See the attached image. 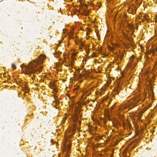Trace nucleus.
<instances>
[{
    "label": "nucleus",
    "instance_id": "nucleus-1",
    "mask_svg": "<svg viewBox=\"0 0 157 157\" xmlns=\"http://www.w3.org/2000/svg\"><path fill=\"white\" fill-rule=\"evenodd\" d=\"M45 57V55H41L40 56V59H36L35 60H33V63L32 62L29 63L28 66L26 67V73L28 75H29L31 73L33 74L36 73V72H39L42 69V67L41 66L38 67L37 65L43 63L41 60H43Z\"/></svg>",
    "mask_w": 157,
    "mask_h": 157
},
{
    "label": "nucleus",
    "instance_id": "nucleus-2",
    "mask_svg": "<svg viewBox=\"0 0 157 157\" xmlns=\"http://www.w3.org/2000/svg\"><path fill=\"white\" fill-rule=\"evenodd\" d=\"M79 110L78 109L77 110L76 114L75 115H74V116H73V121L75 122L76 121H78V119L79 117L78 115L79 114Z\"/></svg>",
    "mask_w": 157,
    "mask_h": 157
},
{
    "label": "nucleus",
    "instance_id": "nucleus-3",
    "mask_svg": "<svg viewBox=\"0 0 157 157\" xmlns=\"http://www.w3.org/2000/svg\"><path fill=\"white\" fill-rule=\"evenodd\" d=\"M28 87L25 84L24 87L23 88V90H25L26 92L28 93L29 92V89Z\"/></svg>",
    "mask_w": 157,
    "mask_h": 157
},
{
    "label": "nucleus",
    "instance_id": "nucleus-4",
    "mask_svg": "<svg viewBox=\"0 0 157 157\" xmlns=\"http://www.w3.org/2000/svg\"><path fill=\"white\" fill-rule=\"evenodd\" d=\"M89 11L88 10H86L85 9H84V14L85 15H87L88 14Z\"/></svg>",
    "mask_w": 157,
    "mask_h": 157
},
{
    "label": "nucleus",
    "instance_id": "nucleus-5",
    "mask_svg": "<svg viewBox=\"0 0 157 157\" xmlns=\"http://www.w3.org/2000/svg\"><path fill=\"white\" fill-rule=\"evenodd\" d=\"M123 54H121L119 56L120 59H121L122 58H123Z\"/></svg>",
    "mask_w": 157,
    "mask_h": 157
},
{
    "label": "nucleus",
    "instance_id": "nucleus-6",
    "mask_svg": "<svg viewBox=\"0 0 157 157\" xmlns=\"http://www.w3.org/2000/svg\"><path fill=\"white\" fill-rule=\"evenodd\" d=\"M12 67L14 69H15L16 68V67L14 64H12Z\"/></svg>",
    "mask_w": 157,
    "mask_h": 157
},
{
    "label": "nucleus",
    "instance_id": "nucleus-7",
    "mask_svg": "<svg viewBox=\"0 0 157 157\" xmlns=\"http://www.w3.org/2000/svg\"><path fill=\"white\" fill-rule=\"evenodd\" d=\"M114 92H115V94H118V93L119 91L117 90H116Z\"/></svg>",
    "mask_w": 157,
    "mask_h": 157
},
{
    "label": "nucleus",
    "instance_id": "nucleus-8",
    "mask_svg": "<svg viewBox=\"0 0 157 157\" xmlns=\"http://www.w3.org/2000/svg\"><path fill=\"white\" fill-rule=\"evenodd\" d=\"M67 153H68L69 151V146H67Z\"/></svg>",
    "mask_w": 157,
    "mask_h": 157
},
{
    "label": "nucleus",
    "instance_id": "nucleus-9",
    "mask_svg": "<svg viewBox=\"0 0 157 157\" xmlns=\"http://www.w3.org/2000/svg\"><path fill=\"white\" fill-rule=\"evenodd\" d=\"M131 44L132 45H133V39H132L130 41Z\"/></svg>",
    "mask_w": 157,
    "mask_h": 157
},
{
    "label": "nucleus",
    "instance_id": "nucleus-10",
    "mask_svg": "<svg viewBox=\"0 0 157 157\" xmlns=\"http://www.w3.org/2000/svg\"><path fill=\"white\" fill-rule=\"evenodd\" d=\"M73 33H73V32H72V31H71V33L69 34V36H71V35H73Z\"/></svg>",
    "mask_w": 157,
    "mask_h": 157
},
{
    "label": "nucleus",
    "instance_id": "nucleus-11",
    "mask_svg": "<svg viewBox=\"0 0 157 157\" xmlns=\"http://www.w3.org/2000/svg\"><path fill=\"white\" fill-rule=\"evenodd\" d=\"M63 33H65V31H66V30L65 29H63Z\"/></svg>",
    "mask_w": 157,
    "mask_h": 157
},
{
    "label": "nucleus",
    "instance_id": "nucleus-12",
    "mask_svg": "<svg viewBox=\"0 0 157 157\" xmlns=\"http://www.w3.org/2000/svg\"><path fill=\"white\" fill-rule=\"evenodd\" d=\"M151 82H149V84H150V88L151 89H152V87H151Z\"/></svg>",
    "mask_w": 157,
    "mask_h": 157
},
{
    "label": "nucleus",
    "instance_id": "nucleus-13",
    "mask_svg": "<svg viewBox=\"0 0 157 157\" xmlns=\"http://www.w3.org/2000/svg\"><path fill=\"white\" fill-rule=\"evenodd\" d=\"M73 64V63H72V62H71L70 63V65H71V66H72Z\"/></svg>",
    "mask_w": 157,
    "mask_h": 157
},
{
    "label": "nucleus",
    "instance_id": "nucleus-14",
    "mask_svg": "<svg viewBox=\"0 0 157 157\" xmlns=\"http://www.w3.org/2000/svg\"><path fill=\"white\" fill-rule=\"evenodd\" d=\"M67 118L66 117H64L63 120H64V121H65V120Z\"/></svg>",
    "mask_w": 157,
    "mask_h": 157
},
{
    "label": "nucleus",
    "instance_id": "nucleus-15",
    "mask_svg": "<svg viewBox=\"0 0 157 157\" xmlns=\"http://www.w3.org/2000/svg\"><path fill=\"white\" fill-rule=\"evenodd\" d=\"M147 16H144V17L147 20Z\"/></svg>",
    "mask_w": 157,
    "mask_h": 157
},
{
    "label": "nucleus",
    "instance_id": "nucleus-16",
    "mask_svg": "<svg viewBox=\"0 0 157 157\" xmlns=\"http://www.w3.org/2000/svg\"><path fill=\"white\" fill-rule=\"evenodd\" d=\"M107 117L109 119V115H107Z\"/></svg>",
    "mask_w": 157,
    "mask_h": 157
},
{
    "label": "nucleus",
    "instance_id": "nucleus-17",
    "mask_svg": "<svg viewBox=\"0 0 157 157\" xmlns=\"http://www.w3.org/2000/svg\"><path fill=\"white\" fill-rule=\"evenodd\" d=\"M62 122L63 123H64V122H65V121H64V120H63L62 121Z\"/></svg>",
    "mask_w": 157,
    "mask_h": 157
},
{
    "label": "nucleus",
    "instance_id": "nucleus-18",
    "mask_svg": "<svg viewBox=\"0 0 157 157\" xmlns=\"http://www.w3.org/2000/svg\"><path fill=\"white\" fill-rule=\"evenodd\" d=\"M54 98L55 99V100L56 101V102L57 103V102H58V101H56V98H55V97H54Z\"/></svg>",
    "mask_w": 157,
    "mask_h": 157
},
{
    "label": "nucleus",
    "instance_id": "nucleus-19",
    "mask_svg": "<svg viewBox=\"0 0 157 157\" xmlns=\"http://www.w3.org/2000/svg\"><path fill=\"white\" fill-rule=\"evenodd\" d=\"M79 76L80 77H82V75L81 74H79Z\"/></svg>",
    "mask_w": 157,
    "mask_h": 157
},
{
    "label": "nucleus",
    "instance_id": "nucleus-20",
    "mask_svg": "<svg viewBox=\"0 0 157 157\" xmlns=\"http://www.w3.org/2000/svg\"><path fill=\"white\" fill-rule=\"evenodd\" d=\"M78 123L80 124L81 122L79 121H78Z\"/></svg>",
    "mask_w": 157,
    "mask_h": 157
},
{
    "label": "nucleus",
    "instance_id": "nucleus-21",
    "mask_svg": "<svg viewBox=\"0 0 157 157\" xmlns=\"http://www.w3.org/2000/svg\"><path fill=\"white\" fill-rule=\"evenodd\" d=\"M138 101L137 100V99H136L135 100V101L136 102H137V101Z\"/></svg>",
    "mask_w": 157,
    "mask_h": 157
},
{
    "label": "nucleus",
    "instance_id": "nucleus-22",
    "mask_svg": "<svg viewBox=\"0 0 157 157\" xmlns=\"http://www.w3.org/2000/svg\"><path fill=\"white\" fill-rule=\"evenodd\" d=\"M155 64L156 65H157V61L155 62Z\"/></svg>",
    "mask_w": 157,
    "mask_h": 157
},
{
    "label": "nucleus",
    "instance_id": "nucleus-23",
    "mask_svg": "<svg viewBox=\"0 0 157 157\" xmlns=\"http://www.w3.org/2000/svg\"><path fill=\"white\" fill-rule=\"evenodd\" d=\"M84 6H86V7L87 6L86 5V4H85V5H84Z\"/></svg>",
    "mask_w": 157,
    "mask_h": 157
},
{
    "label": "nucleus",
    "instance_id": "nucleus-24",
    "mask_svg": "<svg viewBox=\"0 0 157 157\" xmlns=\"http://www.w3.org/2000/svg\"><path fill=\"white\" fill-rule=\"evenodd\" d=\"M148 108H146L145 110H146Z\"/></svg>",
    "mask_w": 157,
    "mask_h": 157
},
{
    "label": "nucleus",
    "instance_id": "nucleus-25",
    "mask_svg": "<svg viewBox=\"0 0 157 157\" xmlns=\"http://www.w3.org/2000/svg\"><path fill=\"white\" fill-rule=\"evenodd\" d=\"M97 56H96V55H95L94 56H95V57H97Z\"/></svg>",
    "mask_w": 157,
    "mask_h": 157
},
{
    "label": "nucleus",
    "instance_id": "nucleus-26",
    "mask_svg": "<svg viewBox=\"0 0 157 157\" xmlns=\"http://www.w3.org/2000/svg\"><path fill=\"white\" fill-rule=\"evenodd\" d=\"M131 57H132V58H134V56H132Z\"/></svg>",
    "mask_w": 157,
    "mask_h": 157
},
{
    "label": "nucleus",
    "instance_id": "nucleus-27",
    "mask_svg": "<svg viewBox=\"0 0 157 157\" xmlns=\"http://www.w3.org/2000/svg\"><path fill=\"white\" fill-rule=\"evenodd\" d=\"M33 76H36L35 75H33Z\"/></svg>",
    "mask_w": 157,
    "mask_h": 157
},
{
    "label": "nucleus",
    "instance_id": "nucleus-28",
    "mask_svg": "<svg viewBox=\"0 0 157 157\" xmlns=\"http://www.w3.org/2000/svg\"><path fill=\"white\" fill-rule=\"evenodd\" d=\"M82 44V46H83L84 45L83 44Z\"/></svg>",
    "mask_w": 157,
    "mask_h": 157
},
{
    "label": "nucleus",
    "instance_id": "nucleus-29",
    "mask_svg": "<svg viewBox=\"0 0 157 157\" xmlns=\"http://www.w3.org/2000/svg\"><path fill=\"white\" fill-rule=\"evenodd\" d=\"M128 40H129L130 41L131 40H129V39H128Z\"/></svg>",
    "mask_w": 157,
    "mask_h": 157
},
{
    "label": "nucleus",
    "instance_id": "nucleus-30",
    "mask_svg": "<svg viewBox=\"0 0 157 157\" xmlns=\"http://www.w3.org/2000/svg\"><path fill=\"white\" fill-rule=\"evenodd\" d=\"M32 78L33 79V77H32Z\"/></svg>",
    "mask_w": 157,
    "mask_h": 157
}]
</instances>
